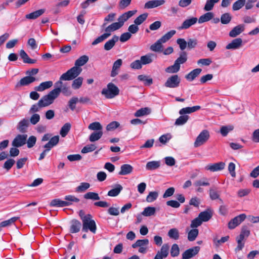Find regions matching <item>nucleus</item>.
Listing matches in <instances>:
<instances>
[{
	"label": "nucleus",
	"instance_id": "nucleus-24",
	"mask_svg": "<svg viewBox=\"0 0 259 259\" xmlns=\"http://www.w3.org/2000/svg\"><path fill=\"white\" fill-rule=\"evenodd\" d=\"M133 166L128 164H124L121 166L120 170L119 172L120 175H127L132 172Z\"/></svg>",
	"mask_w": 259,
	"mask_h": 259
},
{
	"label": "nucleus",
	"instance_id": "nucleus-11",
	"mask_svg": "<svg viewBox=\"0 0 259 259\" xmlns=\"http://www.w3.org/2000/svg\"><path fill=\"white\" fill-rule=\"evenodd\" d=\"M200 250V247L194 246L186 250L182 254V259H189L196 255Z\"/></svg>",
	"mask_w": 259,
	"mask_h": 259
},
{
	"label": "nucleus",
	"instance_id": "nucleus-16",
	"mask_svg": "<svg viewBox=\"0 0 259 259\" xmlns=\"http://www.w3.org/2000/svg\"><path fill=\"white\" fill-rule=\"evenodd\" d=\"M245 29V26L243 24L238 25L234 27L229 33V36L231 37H236L240 34H241L242 32L244 31Z\"/></svg>",
	"mask_w": 259,
	"mask_h": 259
},
{
	"label": "nucleus",
	"instance_id": "nucleus-5",
	"mask_svg": "<svg viewBox=\"0 0 259 259\" xmlns=\"http://www.w3.org/2000/svg\"><path fill=\"white\" fill-rule=\"evenodd\" d=\"M53 90L48 95L44 96L39 100V103L43 107L48 106L52 104L55 99L58 97V91Z\"/></svg>",
	"mask_w": 259,
	"mask_h": 259
},
{
	"label": "nucleus",
	"instance_id": "nucleus-22",
	"mask_svg": "<svg viewBox=\"0 0 259 259\" xmlns=\"http://www.w3.org/2000/svg\"><path fill=\"white\" fill-rule=\"evenodd\" d=\"M122 60L121 59H118L114 62L111 72V76L114 77L118 74V69L122 65Z\"/></svg>",
	"mask_w": 259,
	"mask_h": 259
},
{
	"label": "nucleus",
	"instance_id": "nucleus-9",
	"mask_svg": "<svg viewBox=\"0 0 259 259\" xmlns=\"http://www.w3.org/2000/svg\"><path fill=\"white\" fill-rule=\"evenodd\" d=\"M169 251V246L168 244H164L161 247L160 250L158 251L154 259H163L166 258Z\"/></svg>",
	"mask_w": 259,
	"mask_h": 259
},
{
	"label": "nucleus",
	"instance_id": "nucleus-42",
	"mask_svg": "<svg viewBox=\"0 0 259 259\" xmlns=\"http://www.w3.org/2000/svg\"><path fill=\"white\" fill-rule=\"evenodd\" d=\"M198 230L193 229L191 230L188 233V239L190 241H193L195 240L198 235Z\"/></svg>",
	"mask_w": 259,
	"mask_h": 259
},
{
	"label": "nucleus",
	"instance_id": "nucleus-2",
	"mask_svg": "<svg viewBox=\"0 0 259 259\" xmlns=\"http://www.w3.org/2000/svg\"><path fill=\"white\" fill-rule=\"evenodd\" d=\"M176 33V31L175 30H171L168 31L157 40L154 44L150 46V50L155 52H162L163 49L162 44L165 43L169 40Z\"/></svg>",
	"mask_w": 259,
	"mask_h": 259
},
{
	"label": "nucleus",
	"instance_id": "nucleus-37",
	"mask_svg": "<svg viewBox=\"0 0 259 259\" xmlns=\"http://www.w3.org/2000/svg\"><path fill=\"white\" fill-rule=\"evenodd\" d=\"M90 187V184L87 182H82L77 187L75 191L78 193H82L85 192Z\"/></svg>",
	"mask_w": 259,
	"mask_h": 259
},
{
	"label": "nucleus",
	"instance_id": "nucleus-25",
	"mask_svg": "<svg viewBox=\"0 0 259 259\" xmlns=\"http://www.w3.org/2000/svg\"><path fill=\"white\" fill-rule=\"evenodd\" d=\"M200 108L201 107L200 106H195L192 107H188L183 108L179 111V114L181 115H185V114H190L194 112L199 110Z\"/></svg>",
	"mask_w": 259,
	"mask_h": 259
},
{
	"label": "nucleus",
	"instance_id": "nucleus-30",
	"mask_svg": "<svg viewBox=\"0 0 259 259\" xmlns=\"http://www.w3.org/2000/svg\"><path fill=\"white\" fill-rule=\"evenodd\" d=\"M213 14L212 12H207L206 13L201 15L198 19L199 23H203L207 22L213 18Z\"/></svg>",
	"mask_w": 259,
	"mask_h": 259
},
{
	"label": "nucleus",
	"instance_id": "nucleus-45",
	"mask_svg": "<svg viewBox=\"0 0 259 259\" xmlns=\"http://www.w3.org/2000/svg\"><path fill=\"white\" fill-rule=\"evenodd\" d=\"M138 79L140 81H144L146 85H150L153 83L152 78L148 77L145 75H138Z\"/></svg>",
	"mask_w": 259,
	"mask_h": 259
},
{
	"label": "nucleus",
	"instance_id": "nucleus-41",
	"mask_svg": "<svg viewBox=\"0 0 259 259\" xmlns=\"http://www.w3.org/2000/svg\"><path fill=\"white\" fill-rule=\"evenodd\" d=\"M189 118L188 115H181V116L176 119L175 124L177 126L184 125L187 122Z\"/></svg>",
	"mask_w": 259,
	"mask_h": 259
},
{
	"label": "nucleus",
	"instance_id": "nucleus-55",
	"mask_svg": "<svg viewBox=\"0 0 259 259\" xmlns=\"http://www.w3.org/2000/svg\"><path fill=\"white\" fill-rule=\"evenodd\" d=\"M147 17V13H144L143 14L140 15L135 20V24L137 25L141 24L145 20H146Z\"/></svg>",
	"mask_w": 259,
	"mask_h": 259
},
{
	"label": "nucleus",
	"instance_id": "nucleus-12",
	"mask_svg": "<svg viewBox=\"0 0 259 259\" xmlns=\"http://www.w3.org/2000/svg\"><path fill=\"white\" fill-rule=\"evenodd\" d=\"M198 21L196 17H191L189 19H186L182 24L181 26L178 27L179 30L187 29L191 26L195 24Z\"/></svg>",
	"mask_w": 259,
	"mask_h": 259
},
{
	"label": "nucleus",
	"instance_id": "nucleus-13",
	"mask_svg": "<svg viewBox=\"0 0 259 259\" xmlns=\"http://www.w3.org/2000/svg\"><path fill=\"white\" fill-rule=\"evenodd\" d=\"M242 39L241 38H235L228 44L226 49L227 50H236L240 48L242 46Z\"/></svg>",
	"mask_w": 259,
	"mask_h": 259
},
{
	"label": "nucleus",
	"instance_id": "nucleus-43",
	"mask_svg": "<svg viewBox=\"0 0 259 259\" xmlns=\"http://www.w3.org/2000/svg\"><path fill=\"white\" fill-rule=\"evenodd\" d=\"M103 135V132H95L92 133L89 137L91 142H93L99 140Z\"/></svg>",
	"mask_w": 259,
	"mask_h": 259
},
{
	"label": "nucleus",
	"instance_id": "nucleus-17",
	"mask_svg": "<svg viewBox=\"0 0 259 259\" xmlns=\"http://www.w3.org/2000/svg\"><path fill=\"white\" fill-rule=\"evenodd\" d=\"M29 125V120L26 118H23L18 122L17 125V129L20 132L24 133L27 132Z\"/></svg>",
	"mask_w": 259,
	"mask_h": 259
},
{
	"label": "nucleus",
	"instance_id": "nucleus-53",
	"mask_svg": "<svg viewBox=\"0 0 259 259\" xmlns=\"http://www.w3.org/2000/svg\"><path fill=\"white\" fill-rule=\"evenodd\" d=\"M170 253L172 257H176L179 255L180 253V248L178 244H174L172 245Z\"/></svg>",
	"mask_w": 259,
	"mask_h": 259
},
{
	"label": "nucleus",
	"instance_id": "nucleus-64",
	"mask_svg": "<svg viewBox=\"0 0 259 259\" xmlns=\"http://www.w3.org/2000/svg\"><path fill=\"white\" fill-rule=\"evenodd\" d=\"M177 43L179 45L180 49L183 51L186 48L187 46V41L184 38H178L177 40Z\"/></svg>",
	"mask_w": 259,
	"mask_h": 259
},
{
	"label": "nucleus",
	"instance_id": "nucleus-35",
	"mask_svg": "<svg viewBox=\"0 0 259 259\" xmlns=\"http://www.w3.org/2000/svg\"><path fill=\"white\" fill-rule=\"evenodd\" d=\"M156 213V208L154 207L148 206L144 208L142 214L145 217L154 215Z\"/></svg>",
	"mask_w": 259,
	"mask_h": 259
},
{
	"label": "nucleus",
	"instance_id": "nucleus-57",
	"mask_svg": "<svg viewBox=\"0 0 259 259\" xmlns=\"http://www.w3.org/2000/svg\"><path fill=\"white\" fill-rule=\"evenodd\" d=\"M96 148L95 144L87 145L82 149L81 152L82 153H87L94 151Z\"/></svg>",
	"mask_w": 259,
	"mask_h": 259
},
{
	"label": "nucleus",
	"instance_id": "nucleus-31",
	"mask_svg": "<svg viewBox=\"0 0 259 259\" xmlns=\"http://www.w3.org/2000/svg\"><path fill=\"white\" fill-rule=\"evenodd\" d=\"M151 112L150 108L148 107L142 108L138 110L134 114L136 117H141L149 114Z\"/></svg>",
	"mask_w": 259,
	"mask_h": 259
},
{
	"label": "nucleus",
	"instance_id": "nucleus-63",
	"mask_svg": "<svg viewBox=\"0 0 259 259\" xmlns=\"http://www.w3.org/2000/svg\"><path fill=\"white\" fill-rule=\"evenodd\" d=\"M15 162V161L14 159H9L4 163L3 167L8 171L12 168Z\"/></svg>",
	"mask_w": 259,
	"mask_h": 259
},
{
	"label": "nucleus",
	"instance_id": "nucleus-49",
	"mask_svg": "<svg viewBox=\"0 0 259 259\" xmlns=\"http://www.w3.org/2000/svg\"><path fill=\"white\" fill-rule=\"evenodd\" d=\"M83 78L82 77H78L75 79L72 83V87L73 89L76 90L80 88L82 84Z\"/></svg>",
	"mask_w": 259,
	"mask_h": 259
},
{
	"label": "nucleus",
	"instance_id": "nucleus-47",
	"mask_svg": "<svg viewBox=\"0 0 259 259\" xmlns=\"http://www.w3.org/2000/svg\"><path fill=\"white\" fill-rule=\"evenodd\" d=\"M71 128V124L69 123H66L61 127L60 134L62 137H65L69 132Z\"/></svg>",
	"mask_w": 259,
	"mask_h": 259
},
{
	"label": "nucleus",
	"instance_id": "nucleus-46",
	"mask_svg": "<svg viewBox=\"0 0 259 259\" xmlns=\"http://www.w3.org/2000/svg\"><path fill=\"white\" fill-rule=\"evenodd\" d=\"M54 90H56V91H58V96L59 95L61 92L62 93L66 96H69L71 94V92L69 90V87H67L66 85H64L62 86L61 89L60 88H55Z\"/></svg>",
	"mask_w": 259,
	"mask_h": 259
},
{
	"label": "nucleus",
	"instance_id": "nucleus-23",
	"mask_svg": "<svg viewBox=\"0 0 259 259\" xmlns=\"http://www.w3.org/2000/svg\"><path fill=\"white\" fill-rule=\"evenodd\" d=\"M119 40L118 36L114 35L112 38L108 40L104 45V49L106 51H109L113 48L115 43Z\"/></svg>",
	"mask_w": 259,
	"mask_h": 259
},
{
	"label": "nucleus",
	"instance_id": "nucleus-28",
	"mask_svg": "<svg viewBox=\"0 0 259 259\" xmlns=\"http://www.w3.org/2000/svg\"><path fill=\"white\" fill-rule=\"evenodd\" d=\"M187 54L186 52H182L180 56L176 60L175 63L180 68V65L185 63L187 60Z\"/></svg>",
	"mask_w": 259,
	"mask_h": 259
},
{
	"label": "nucleus",
	"instance_id": "nucleus-56",
	"mask_svg": "<svg viewBox=\"0 0 259 259\" xmlns=\"http://www.w3.org/2000/svg\"><path fill=\"white\" fill-rule=\"evenodd\" d=\"M232 17L229 13H226L223 14L221 17V21L222 24H227L230 23Z\"/></svg>",
	"mask_w": 259,
	"mask_h": 259
},
{
	"label": "nucleus",
	"instance_id": "nucleus-48",
	"mask_svg": "<svg viewBox=\"0 0 259 259\" xmlns=\"http://www.w3.org/2000/svg\"><path fill=\"white\" fill-rule=\"evenodd\" d=\"M158 196V192L156 191L150 192L146 197V201L148 202H152L157 198Z\"/></svg>",
	"mask_w": 259,
	"mask_h": 259
},
{
	"label": "nucleus",
	"instance_id": "nucleus-14",
	"mask_svg": "<svg viewBox=\"0 0 259 259\" xmlns=\"http://www.w3.org/2000/svg\"><path fill=\"white\" fill-rule=\"evenodd\" d=\"M36 80L34 77L31 76H27L20 79L16 85L17 88L28 85Z\"/></svg>",
	"mask_w": 259,
	"mask_h": 259
},
{
	"label": "nucleus",
	"instance_id": "nucleus-29",
	"mask_svg": "<svg viewBox=\"0 0 259 259\" xmlns=\"http://www.w3.org/2000/svg\"><path fill=\"white\" fill-rule=\"evenodd\" d=\"M53 82L52 81H47L41 82L38 86L35 88V90L38 92H42L51 88Z\"/></svg>",
	"mask_w": 259,
	"mask_h": 259
},
{
	"label": "nucleus",
	"instance_id": "nucleus-59",
	"mask_svg": "<svg viewBox=\"0 0 259 259\" xmlns=\"http://www.w3.org/2000/svg\"><path fill=\"white\" fill-rule=\"evenodd\" d=\"M198 41L196 38H189L187 41L188 49L191 50L195 48L197 45Z\"/></svg>",
	"mask_w": 259,
	"mask_h": 259
},
{
	"label": "nucleus",
	"instance_id": "nucleus-10",
	"mask_svg": "<svg viewBox=\"0 0 259 259\" xmlns=\"http://www.w3.org/2000/svg\"><path fill=\"white\" fill-rule=\"evenodd\" d=\"M27 135L26 134L18 135L13 140L12 142V145L15 147H20L26 143Z\"/></svg>",
	"mask_w": 259,
	"mask_h": 259
},
{
	"label": "nucleus",
	"instance_id": "nucleus-4",
	"mask_svg": "<svg viewBox=\"0 0 259 259\" xmlns=\"http://www.w3.org/2000/svg\"><path fill=\"white\" fill-rule=\"evenodd\" d=\"M119 93V90L114 83H109L106 88H104L102 92V95L107 99H112L117 96Z\"/></svg>",
	"mask_w": 259,
	"mask_h": 259
},
{
	"label": "nucleus",
	"instance_id": "nucleus-6",
	"mask_svg": "<svg viewBox=\"0 0 259 259\" xmlns=\"http://www.w3.org/2000/svg\"><path fill=\"white\" fill-rule=\"evenodd\" d=\"M209 138V133L207 130L202 131L197 136L194 143L195 147H198L204 144Z\"/></svg>",
	"mask_w": 259,
	"mask_h": 259
},
{
	"label": "nucleus",
	"instance_id": "nucleus-61",
	"mask_svg": "<svg viewBox=\"0 0 259 259\" xmlns=\"http://www.w3.org/2000/svg\"><path fill=\"white\" fill-rule=\"evenodd\" d=\"M36 142V138L34 136H30L27 140H26V143H27V147L29 148L33 147L35 145Z\"/></svg>",
	"mask_w": 259,
	"mask_h": 259
},
{
	"label": "nucleus",
	"instance_id": "nucleus-50",
	"mask_svg": "<svg viewBox=\"0 0 259 259\" xmlns=\"http://www.w3.org/2000/svg\"><path fill=\"white\" fill-rule=\"evenodd\" d=\"M246 3V0H238L235 2L232 6V9L234 11H237L240 9L244 6Z\"/></svg>",
	"mask_w": 259,
	"mask_h": 259
},
{
	"label": "nucleus",
	"instance_id": "nucleus-38",
	"mask_svg": "<svg viewBox=\"0 0 259 259\" xmlns=\"http://www.w3.org/2000/svg\"><path fill=\"white\" fill-rule=\"evenodd\" d=\"M88 128L96 132L102 131L103 126L99 122H94L89 124Z\"/></svg>",
	"mask_w": 259,
	"mask_h": 259
},
{
	"label": "nucleus",
	"instance_id": "nucleus-19",
	"mask_svg": "<svg viewBox=\"0 0 259 259\" xmlns=\"http://www.w3.org/2000/svg\"><path fill=\"white\" fill-rule=\"evenodd\" d=\"M212 216V211L210 209H207L206 210L201 212L198 217L202 222L208 221Z\"/></svg>",
	"mask_w": 259,
	"mask_h": 259
},
{
	"label": "nucleus",
	"instance_id": "nucleus-60",
	"mask_svg": "<svg viewBox=\"0 0 259 259\" xmlns=\"http://www.w3.org/2000/svg\"><path fill=\"white\" fill-rule=\"evenodd\" d=\"M109 37V34H103L101 36L98 37L96 39H95L92 43V45L95 46L99 43L103 41L105 39H107Z\"/></svg>",
	"mask_w": 259,
	"mask_h": 259
},
{
	"label": "nucleus",
	"instance_id": "nucleus-32",
	"mask_svg": "<svg viewBox=\"0 0 259 259\" xmlns=\"http://www.w3.org/2000/svg\"><path fill=\"white\" fill-rule=\"evenodd\" d=\"M202 69L200 68L194 69L186 76V78L187 79L192 81L199 75Z\"/></svg>",
	"mask_w": 259,
	"mask_h": 259
},
{
	"label": "nucleus",
	"instance_id": "nucleus-26",
	"mask_svg": "<svg viewBox=\"0 0 259 259\" xmlns=\"http://www.w3.org/2000/svg\"><path fill=\"white\" fill-rule=\"evenodd\" d=\"M81 228V223L79 221L73 220L71 222L70 232L71 233L78 232Z\"/></svg>",
	"mask_w": 259,
	"mask_h": 259
},
{
	"label": "nucleus",
	"instance_id": "nucleus-20",
	"mask_svg": "<svg viewBox=\"0 0 259 259\" xmlns=\"http://www.w3.org/2000/svg\"><path fill=\"white\" fill-rule=\"evenodd\" d=\"M71 204V202L61 200L59 199H55L51 201L50 202V206L53 207H62L64 206H68Z\"/></svg>",
	"mask_w": 259,
	"mask_h": 259
},
{
	"label": "nucleus",
	"instance_id": "nucleus-7",
	"mask_svg": "<svg viewBox=\"0 0 259 259\" xmlns=\"http://www.w3.org/2000/svg\"><path fill=\"white\" fill-rule=\"evenodd\" d=\"M180 82L181 79L179 76L177 74L173 75L167 78L164 86L168 88H176L179 86Z\"/></svg>",
	"mask_w": 259,
	"mask_h": 259
},
{
	"label": "nucleus",
	"instance_id": "nucleus-54",
	"mask_svg": "<svg viewBox=\"0 0 259 259\" xmlns=\"http://www.w3.org/2000/svg\"><path fill=\"white\" fill-rule=\"evenodd\" d=\"M78 102V98L76 97H73L71 98L68 101V105L69 108L73 111L76 108V104Z\"/></svg>",
	"mask_w": 259,
	"mask_h": 259
},
{
	"label": "nucleus",
	"instance_id": "nucleus-36",
	"mask_svg": "<svg viewBox=\"0 0 259 259\" xmlns=\"http://www.w3.org/2000/svg\"><path fill=\"white\" fill-rule=\"evenodd\" d=\"M220 192L217 190L216 188H211L209 191V195L211 200L219 199L222 201V200L220 198Z\"/></svg>",
	"mask_w": 259,
	"mask_h": 259
},
{
	"label": "nucleus",
	"instance_id": "nucleus-3",
	"mask_svg": "<svg viewBox=\"0 0 259 259\" xmlns=\"http://www.w3.org/2000/svg\"><path fill=\"white\" fill-rule=\"evenodd\" d=\"M92 217L88 214L83 218L82 228L83 232H87L90 230L91 232L95 234L96 232L97 227L94 220H92Z\"/></svg>",
	"mask_w": 259,
	"mask_h": 259
},
{
	"label": "nucleus",
	"instance_id": "nucleus-34",
	"mask_svg": "<svg viewBox=\"0 0 259 259\" xmlns=\"http://www.w3.org/2000/svg\"><path fill=\"white\" fill-rule=\"evenodd\" d=\"M160 165V161H152L147 163L146 168L148 170H152L157 169Z\"/></svg>",
	"mask_w": 259,
	"mask_h": 259
},
{
	"label": "nucleus",
	"instance_id": "nucleus-39",
	"mask_svg": "<svg viewBox=\"0 0 259 259\" xmlns=\"http://www.w3.org/2000/svg\"><path fill=\"white\" fill-rule=\"evenodd\" d=\"M167 235L171 239L178 240L179 238V230L177 228H172L168 231Z\"/></svg>",
	"mask_w": 259,
	"mask_h": 259
},
{
	"label": "nucleus",
	"instance_id": "nucleus-58",
	"mask_svg": "<svg viewBox=\"0 0 259 259\" xmlns=\"http://www.w3.org/2000/svg\"><path fill=\"white\" fill-rule=\"evenodd\" d=\"M18 217H13L9 220L3 221L0 224V227H5L10 226L13 223H14L15 221H16L18 220Z\"/></svg>",
	"mask_w": 259,
	"mask_h": 259
},
{
	"label": "nucleus",
	"instance_id": "nucleus-15",
	"mask_svg": "<svg viewBox=\"0 0 259 259\" xmlns=\"http://www.w3.org/2000/svg\"><path fill=\"white\" fill-rule=\"evenodd\" d=\"M164 0H152L146 2L144 5L145 9H153L164 4Z\"/></svg>",
	"mask_w": 259,
	"mask_h": 259
},
{
	"label": "nucleus",
	"instance_id": "nucleus-62",
	"mask_svg": "<svg viewBox=\"0 0 259 259\" xmlns=\"http://www.w3.org/2000/svg\"><path fill=\"white\" fill-rule=\"evenodd\" d=\"M233 129V126L232 125H229L228 126H223L221 127L220 132L223 136H226L227 135L228 133L230 131H232Z\"/></svg>",
	"mask_w": 259,
	"mask_h": 259
},
{
	"label": "nucleus",
	"instance_id": "nucleus-1",
	"mask_svg": "<svg viewBox=\"0 0 259 259\" xmlns=\"http://www.w3.org/2000/svg\"><path fill=\"white\" fill-rule=\"evenodd\" d=\"M88 60L89 57L86 55L80 57L75 61V66L61 76V79L72 80L75 78L82 71L80 67L84 65Z\"/></svg>",
	"mask_w": 259,
	"mask_h": 259
},
{
	"label": "nucleus",
	"instance_id": "nucleus-27",
	"mask_svg": "<svg viewBox=\"0 0 259 259\" xmlns=\"http://www.w3.org/2000/svg\"><path fill=\"white\" fill-rule=\"evenodd\" d=\"M122 189L123 187L121 185L116 184L114 188L108 191L107 195L110 197L117 196Z\"/></svg>",
	"mask_w": 259,
	"mask_h": 259
},
{
	"label": "nucleus",
	"instance_id": "nucleus-8",
	"mask_svg": "<svg viewBox=\"0 0 259 259\" xmlns=\"http://www.w3.org/2000/svg\"><path fill=\"white\" fill-rule=\"evenodd\" d=\"M246 218V215L244 213L241 214L233 219L228 223V227L230 229H234L236 227L241 223Z\"/></svg>",
	"mask_w": 259,
	"mask_h": 259
},
{
	"label": "nucleus",
	"instance_id": "nucleus-40",
	"mask_svg": "<svg viewBox=\"0 0 259 259\" xmlns=\"http://www.w3.org/2000/svg\"><path fill=\"white\" fill-rule=\"evenodd\" d=\"M149 244V240L147 239L138 240L135 243L132 244V246L134 248L138 247L147 246Z\"/></svg>",
	"mask_w": 259,
	"mask_h": 259
},
{
	"label": "nucleus",
	"instance_id": "nucleus-33",
	"mask_svg": "<svg viewBox=\"0 0 259 259\" xmlns=\"http://www.w3.org/2000/svg\"><path fill=\"white\" fill-rule=\"evenodd\" d=\"M44 12V9H40L26 15L25 17L28 19H35L42 15Z\"/></svg>",
	"mask_w": 259,
	"mask_h": 259
},
{
	"label": "nucleus",
	"instance_id": "nucleus-44",
	"mask_svg": "<svg viewBox=\"0 0 259 259\" xmlns=\"http://www.w3.org/2000/svg\"><path fill=\"white\" fill-rule=\"evenodd\" d=\"M84 198L86 199L93 200H98L100 199L98 193L93 192H89L84 195Z\"/></svg>",
	"mask_w": 259,
	"mask_h": 259
},
{
	"label": "nucleus",
	"instance_id": "nucleus-52",
	"mask_svg": "<svg viewBox=\"0 0 259 259\" xmlns=\"http://www.w3.org/2000/svg\"><path fill=\"white\" fill-rule=\"evenodd\" d=\"M180 69L179 66L174 63V65L168 66L165 69V71L168 73H176Z\"/></svg>",
	"mask_w": 259,
	"mask_h": 259
},
{
	"label": "nucleus",
	"instance_id": "nucleus-18",
	"mask_svg": "<svg viewBox=\"0 0 259 259\" xmlns=\"http://www.w3.org/2000/svg\"><path fill=\"white\" fill-rule=\"evenodd\" d=\"M225 163L223 162L215 163L212 164L207 165L205 169L211 171H217L223 169L225 167Z\"/></svg>",
	"mask_w": 259,
	"mask_h": 259
},
{
	"label": "nucleus",
	"instance_id": "nucleus-21",
	"mask_svg": "<svg viewBox=\"0 0 259 259\" xmlns=\"http://www.w3.org/2000/svg\"><path fill=\"white\" fill-rule=\"evenodd\" d=\"M156 55L152 53H149L141 57L142 65H147L151 63L154 58H156Z\"/></svg>",
	"mask_w": 259,
	"mask_h": 259
},
{
	"label": "nucleus",
	"instance_id": "nucleus-51",
	"mask_svg": "<svg viewBox=\"0 0 259 259\" xmlns=\"http://www.w3.org/2000/svg\"><path fill=\"white\" fill-rule=\"evenodd\" d=\"M194 185L195 187L207 186L209 185V183L207 178H204L195 182Z\"/></svg>",
	"mask_w": 259,
	"mask_h": 259
}]
</instances>
